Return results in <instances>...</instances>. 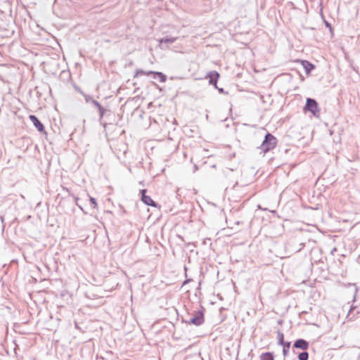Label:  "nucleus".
<instances>
[{"label": "nucleus", "instance_id": "nucleus-1", "mask_svg": "<svg viewBox=\"0 0 360 360\" xmlns=\"http://www.w3.org/2000/svg\"><path fill=\"white\" fill-rule=\"evenodd\" d=\"M277 140L274 136H273L270 133H267L265 136L264 139L262 141L260 149L263 151L264 153H266L270 150L274 148L276 146Z\"/></svg>", "mask_w": 360, "mask_h": 360}, {"label": "nucleus", "instance_id": "nucleus-2", "mask_svg": "<svg viewBox=\"0 0 360 360\" xmlns=\"http://www.w3.org/2000/svg\"><path fill=\"white\" fill-rule=\"evenodd\" d=\"M304 110L311 112V114L316 117H320V109L319 104L316 101L314 98H307L306 101V105L304 106Z\"/></svg>", "mask_w": 360, "mask_h": 360}, {"label": "nucleus", "instance_id": "nucleus-3", "mask_svg": "<svg viewBox=\"0 0 360 360\" xmlns=\"http://www.w3.org/2000/svg\"><path fill=\"white\" fill-rule=\"evenodd\" d=\"M153 75L154 79H159L160 82H165L167 80V77L162 72H154V71H148L144 72L141 69H137L135 73L134 77H138L139 75Z\"/></svg>", "mask_w": 360, "mask_h": 360}, {"label": "nucleus", "instance_id": "nucleus-4", "mask_svg": "<svg viewBox=\"0 0 360 360\" xmlns=\"http://www.w3.org/2000/svg\"><path fill=\"white\" fill-rule=\"evenodd\" d=\"M93 105L97 108L99 112V122L103 125V127H106L107 123H103V118L104 116H109L111 114V111L103 107L97 101H93Z\"/></svg>", "mask_w": 360, "mask_h": 360}, {"label": "nucleus", "instance_id": "nucleus-5", "mask_svg": "<svg viewBox=\"0 0 360 360\" xmlns=\"http://www.w3.org/2000/svg\"><path fill=\"white\" fill-rule=\"evenodd\" d=\"M219 74L217 71H210L206 75V78H209V84L214 86L215 88H217V80L219 77Z\"/></svg>", "mask_w": 360, "mask_h": 360}, {"label": "nucleus", "instance_id": "nucleus-6", "mask_svg": "<svg viewBox=\"0 0 360 360\" xmlns=\"http://www.w3.org/2000/svg\"><path fill=\"white\" fill-rule=\"evenodd\" d=\"M29 119L32 121L34 127L41 133H46L44 124L39 120V119L34 115H30Z\"/></svg>", "mask_w": 360, "mask_h": 360}, {"label": "nucleus", "instance_id": "nucleus-7", "mask_svg": "<svg viewBox=\"0 0 360 360\" xmlns=\"http://www.w3.org/2000/svg\"><path fill=\"white\" fill-rule=\"evenodd\" d=\"M181 318L182 321L195 326H200L204 323V316H192L189 319H184V316H181Z\"/></svg>", "mask_w": 360, "mask_h": 360}, {"label": "nucleus", "instance_id": "nucleus-8", "mask_svg": "<svg viewBox=\"0 0 360 360\" xmlns=\"http://www.w3.org/2000/svg\"><path fill=\"white\" fill-rule=\"evenodd\" d=\"M146 189H143L141 191V193H142L141 200H142V201L146 205H148L156 207L158 206V204L150 196L146 195Z\"/></svg>", "mask_w": 360, "mask_h": 360}, {"label": "nucleus", "instance_id": "nucleus-9", "mask_svg": "<svg viewBox=\"0 0 360 360\" xmlns=\"http://www.w3.org/2000/svg\"><path fill=\"white\" fill-rule=\"evenodd\" d=\"M293 347L302 350H307L309 347V342L304 339H298L294 342Z\"/></svg>", "mask_w": 360, "mask_h": 360}, {"label": "nucleus", "instance_id": "nucleus-10", "mask_svg": "<svg viewBox=\"0 0 360 360\" xmlns=\"http://www.w3.org/2000/svg\"><path fill=\"white\" fill-rule=\"evenodd\" d=\"M345 286H347L349 292L351 294V296L352 299L354 300L356 297V292L358 291V288L354 283H347V285H345Z\"/></svg>", "mask_w": 360, "mask_h": 360}, {"label": "nucleus", "instance_id": "nucleus-11", "mask_svg": "<svg viewBox=\"0 0 360 360\" xmlns=\"http://www.w3.org/2000/svg\"><path fill=\"white\" fill-rule=\"evenodd\" d=\"M302 63L307 74L315 68V65L307 60H302Z\"/></svg>", "mask_w": 360, "mask_h": 360}, {"label": "nucleus", "instance_id": "nucleus-12", "mask_svg": "<svg viewBox=\"0 0 360 360\" xmlns=\"http://www.w3.org/2000/svg\"><path fill=\"white\" fill-rule=\"evenodd\" d=\"M177 39V37H172L169 36H166L159 40V43L162 44H172L175 42Z\"/></svg>", "mask_w": 360, "mask_h": 360}, {"label": "nucleus", "instance_id": "nucleus-13", "mask_svg": "<svg viewBox=\"0 0 360 360\" xmlns=\"http://www.w3.org/2000/svg\"><path fill=\"white\" fill-rule=\"evenodd\" d=\"M260 360H274V357L272 353L265 352L260 355Z\"/></svg>", "mask_w": 360, "mask_h": 360}, {"label": "nucleus", "instance_id": "nucleus-14", "mask_svg": "<svg viewBox=\"0 0 360 360\" xmlns=\"http://www.w3.org/2000/svg\"><path fill=\"white\" fill-rule=\"evenodd\" d=\"M283 346V354L284 356H286L289 353V349L290 347V342H286L283 345H281Z\"/></svg>", "mask_w": 360, "mask_h": 360}, {"label": "nucleus", "instance_id": "nucleus-15", "mask_svg": "<svg viewBox=\"0 0 360 360\" xmlns=\"http://www.w3.org/2000/svg\"><path fill=\"white\" fill-rule=\"evenodd\" d=\"M277 339H278V345H283L285 342L284 341V335L281 332V330H278L277 331Z\"/></svg>", "mask_w": 360, "mask_h": 360}, {"label": "nucleus", "instance_id": "nucleus-16", "mask_svg": "<svg viewBox=\"0 0 360 360\" xmlns=\"http://www.w3.org/2000/svg\"><path fill=\"white\" fill-rule=\"evenodd\" d=\"M309 359V354L307 352H302L299 354L298 355V359L299 360H308Z\"/></svg>", "mask_w": 360, "mask_h": 360}, {"label": "nucleus", "instance_id": "nucleus-17", "mask_svg": "<svg viewBox=\"0 0 360 360\" xmlns=\"http://www.w3.org/2000/svg\"><path fill=\"white\" fill-rule=\"evenodd\" d=\"M89 201H90V203H91V205L92 206V207L94 209H97L98 205L96 202V200L93 197H89Z\"/></svg>", "mask_w": 360, "mask_h": 360}, {"label": "nucleus", "instance_id": "nucleus-18", "mask_svg": "<svg viewBox=\"0 0 360 360\" xmlns=\"http://www.w3.org/2000/svg\"><path fill=\"white\" fill-rule=\"evenodd\" d=\"M85 99L86 103H91L93 104V101H95L91 96L84 94L82 95Z\"/></svg>", "mask_w": 360, "mask_h": 360}, {"label": "nucleus", "instance_id": "nucleus-19", "mask_svg": "<svg viewBox=\"0 0 360 360\" xmlns=\"http://www.w3.org/2000/svg\"><path fill=\"white\" fill-rule=\"evenodd\" d=\"M325 25H326V26L327 27H328V28H329L330 32H333V28H332V27H331V25H330L328 22H327V21H325Z\"/></svg>", "mask_w": 360, "mask_h": 360}, {"label": "nucleus", "instance_id": "nucleus-20", "mask_svg": "<svg viewBox=\"0 0 360 360\" xmlns=\"http://www.w3.org/2000/svg\"><path fill=\"white\" fill-rule=\"evenodd\" d=\"M75 90L79 92V94H81L82 95H83L84 94V92L78 86H75Z\"/></svg>", "mask_w": 360, "mask_h": 360}, {"label": "nucleus", "instance_id": "nucleus-21", "mask_svg": "<svg viewBox=\"0 0 360 360\" xmlns=\"http://www.w3.org/2000/svg\"><path fill=\"white\" fill-rule=\"evenodd\" d=\"M74 198H75V202H76V205H77V206H78V207H79L82 210H83L82 207H81V206L77 203V202H78V200H79V198H78V197L75 196V197H74Z\"/></svg>", "mask_w": 360, "mask_h": 360}, {"label": "nucleus", "instance_id": "nucleus-22", "mask_svg": "<svg viewBox=\"0 0 360 360\" xmlns=\"http://www.w3.org/2000/svg\"><path fill=\"white\" fill-rule=\"evenodd\" d=\"M218 89V91L220 92V93H224V89L222 88H217Z\"/></svg>", "mask_w": 360, "mask_h": 360}, {"label": "nucleus", "instance_id": "nucleus-23", "mask_svg": "<svg viewBox=\"0 0 360 360\" xmlns=\"http://www.w3.org/2000/svg\"><path fill=\"white\" fill-rule=\"evenodd\" d=\"M277 322H278V324H282L283 320L282 319H279V320H278Z\"/></svg>", "mask_w": 360, "mask_h": 360}, {"label": "nucleus", "instance_id": "nucleus-24", "mask_svg": "<svg viewBox=\"0 0 360 360\" xmlns=\"http://www.w3.org/2000/svg\"><path fill=\"white\" fill-rule=\"evenodd\" d=\"M75 327H76L77 328H79V327H78V326H77V322H75Z\"/></svg>", "mask_w": 360, "mask_h": 360}, {"label": "nucleus", "instance_id": "nucleus-25", "mask_svg": "<svg viewBox=\"0 0 360 360\" xmlns=\"http://www.w3.org/2000/svg\"><path fill=\"white\" fill-rule=\"evenodd\" d=\"M199 315L202 316L203 314H202V312H200V314H199Z\"/></svg>", "mask_w": 360, "mask_h": 360}]
</instances>
